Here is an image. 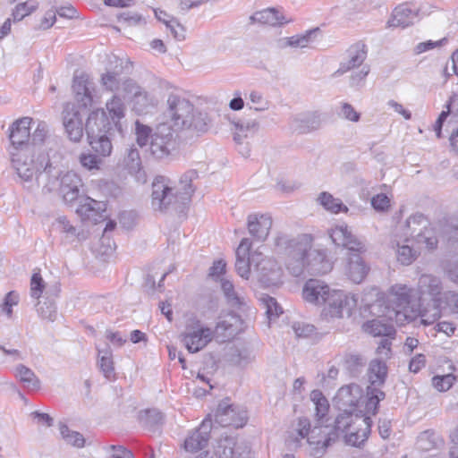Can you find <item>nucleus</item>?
<instances>
[{"instance_id":"obj_3","label":"nucleus","mask_w":458,"mask_h":458,"mask_svg":"<svg viewBox=\"0 0 458 458\" xmlns=\"http://www.w3.org/2000/svg\"><path fill=\"white\" fill-rule=\"evenodd\" d=\"M328 235L335 245L345 248L352 252H358L348 257L344 274L352 283H362L370 270L369 264L359 254L366 251L364 242L354 235L345 224L330 228Z\"/></svg>"},{"instance_id":"obj_21","label":"nucleus","mask_w":458,"mask_h":458,"mask_svg":"<svg viewBox=\"0 0 458 458\" xmlns=\"http://www.w3.org/2000/svg\"><path fill=\"white\" fill-rule=\"evenodd\" d=\"M367 55L368 48L364 43L360 41L352 44L345 51L336 73L344 74L361 66L367 58Z\"/></svg>"},{"instance_id":"obj_61","label":"nucleus","mask_w":458,"mask_h":458,"mask_svg":"<svg viewBox=\"0 0 458 458\" xmlns=\"http://www.w3.org/2000/svg\"><path fill=\"white\" fill-rule=\"evenodd\" d=\"M150 133V127L140 123L139 121L135 123L136 141L139 146L144 147L148 144Z\"/></svg>"},{"instance_id":"obj_58","label":"nucleus","mask_w":458,"mask_h":458,"mask_svg":"<svg viewBox=\"0 0 458 458\" xmlns=\"http://www.w3.org/2000/svg\"><path fill=\"white\" fill-rule=\"evenodd\" d=\"M35 2L28 1L16 5L13 12V17L14 21H21L24 17L30 14L37 9Z\"/></svg>"},{"instance_id":"obj_11","label":"nucleus","mask_w":458,"mask_h":458,"mask_svg":"<svg viewBox=\"0 0 458 458\" xmlns=\"http://www.w3.org/2000/svg\"><path fill=\"white\" fill-rule=\"evenodd\" d=\"M181 337L189 352L196 353L214 340V332L212 327L201 320L191 318L187 320Z\"/></svg>"},{"instance_id":"obj_24","label":"nucleus","mask_w":458,"mask_h":458,"mask_svg":"<svg viewBox=\"0 0 458 458\" xmlns=\"http://www.w3.org/2000/svg\"><path fill=\"white\" fill-rule=\"evenodd\" d=\"M252 242L249 238L242 239L236 249L235 269L237 274L243 279L248 280L250 276V267L252 263L253 251H250Z\"/></svg>"},{"instance_id":"obj_46","label":"nucleus","mask_w":458,"mask_h":458,"mask_svg":"<svg viewBox=\"0 0 458 458\" xmlns=\"http://www.w3.org/2000/svg\"><path fill=\"white\" fill-rule=\"evenodd\" d=\"M236 440L233 437H225L219 439L215 447V455L217 458H233Z\"/></svg>"},{"instance_id":"obj_43","label":"nucleus","mask_w":458,"mask_h":458,"mask_svg":"<svg viewBox=\"0 0 458 458\" xmlns=\"http://www.w3.org/2000/svg\"><path fill=\"white\" fill-rule=\"evenodd\" d=\"M124 164L130 174H136L139 181L142 180L145 182V176L141 171L140 152L137 148H131L128 149L127 155L124 158Z\"/></svg>"},{"instance_id":"obj_57","label":"nucleus","mask_w":458,"mask_h":458,"mask_svg":"<svg viewBox=\"0 0 458 458\" xmlns=\"http://www.w3.org/2000/svg\"><path fill=\"white\" fill-rule=\"evenodd\" d=\"M455 380L456 377L454 374H446L433 377L432 384L437 390L445 392L452 387Z\"/></svg>"},{"instance_id":"obj_49","label":"nucleus","mask_w":458,"mask_h":458,"mask_svg":"<svg viewBox=\"0 0 458 458\" xmlns=\"http://www.w3.org/2000/svg\"><path fill=\"white\" fill-rule=\"evenodd\" d=\"M442 306L433 304L431 310H422L420 303V314L417 318H420V324L429 326L434 324L441 316Z\"/></svg>"},{"instance_id":"obj_2","label":"nucleus","mask_w":458,"mask_h":458,"mask_svg":"<svg viewBox=\"0 0 458 458\" xmlns=\"http://www.w3.org/2000/svg\"><path fill=\"white\" fill-rule=\"evenodd\" d=\"M198 178L195 170L185 172L180 178L179 191L174 192L170 180L165 176H157L152 182L151 206L155 211L166 212L177 208V204L190 202L195 191L192 182Z\"/></svg>"},{"instance_id":"obj_60","label":"nucleus","mask_w":458,"mask_h":458,"mask_svg":"<svg viewBox=\"0 0 458 458\" xmlns=\"http://www.w3.org/2000/svg\"><path fill=\"white\" fill-rule=\"evenodd\" d=\"M45 289V282L40 273H33L30 279V296L34 299H39Z\"/></svg>"},{"instance_id":"obj_64","label":"nucleus","mask_w":458,"mask_h":458,"mask_svg":"<svg viewBox=\"0 0 458 458\" xmlns=\"http://www.w3.org/2000/svg\"><path fill=\"white\" fill-rule=\"evenodd\" d=\"M120 91L124 93V97L134 96L141 97V89L132 79H124L122 83Z\"/></svg>"},{"instance_id":"obj_36","label":"nucleus","mask_w":458,"mask_h":458,"mask_svg":"<svg viewBox=\"0 0 458 458\" xmlns=\"http://www.w3.org/2000/svg\"><path fill=\"white\" fill-rule=\"evenodd\" d=\"M366 333L373 336L394 337L395 328L393 325L383 322L381 319H372L363 325Z\"/></svg>"},{"instance_id":"obj_41","label":"nucleus","mask_w":458,"mask_h":458,"mask_svg":"<svg viewBox=\"0 0 458 458\" xmlns=\"http://www.w3.org/2000/svg\"><path fill=\"white\" fill-rule=\"evenodd\" d=\"M417 447L421 451H430L443 444V439L434 430H425L417 437Z\"/></svg>"},{"instance_id":"obj_63","label":"nucleus","mask_w":458,"mask_h":458,"mask_svg":"<svg viewBox=\"0 0 458 458\" xmlns=\"http://www.w3.org/2000/svg\"><path fill=\"white\" fill-rule=\"evenodd\" d=\"M192 123L189 125L187 129L192 128L197 131H206L208 128V118L206 114L198 113L195 114V112L192 113Z\"/></svg>"},{"instance_id":"obj_14","label":"nucleus","mask_w":458,"mask_h":458,"mask_svg":"<svg viewBox=\"0 0 458 458\" xmlns=\"http://www.w3.org/2000/svg\"><path fill=\"white\" fill-rule=\"evenodd\" d=\"M252 263L258 280L262 285L269 287L281 283L282 269L274 259L266 257L259 250H256L253 251Z\"/></svg>"},{"instance_id":"obj_40","label":"nucleus","mask_w":458,"mask_h":458,"mask_svg":"<svg viewBox=\"0 0 458 458\" xmlns=\"http://www.w3.org/2000/svg\"><path fill=\"white\" fill-rule=\"evenodd\" d=\"M15 376L23 384V386L32 391L40 388V380L30 368L20 364L15 369Z\"/></svg>"},{"instance_id":"obj_29","label":"nucleus","mask_w":458,"mask_h":458,"mask_svg":"<svg viewBox=\"0 0 458 458\" xmlns=\"http://www.w3.org/2000/svg\"><path fill=\"white\" fill-rule=\"evenodd\" d=\"M385 393L377 387L368 386L367 395L362 397L358 408L359 414H366L371 420V416L375 415L378 409V404L385 398Z\"/></svg>"},{"instance_id":"obj_35","label":"nucleus","mask_w":458,"mask_h":458,"mask_svg":"<svg viewBox=\"0 0 458 458\" xmlns=\"http://www.w3.org/2000/svg\"><path fill=\"white\" fill-rule=\"evenodd\" d=\"M98 365L106 378L109 380L115 378L113 352L109 346L101 350L98 349Z\"/></svg>"},{"instance_id":"obj_1","label":"nucleus","mask_w":458,"mask_h":458,"mask_svg":"<svg viewBox=\"0 0 458 458\" xmlns=\"http://www.w3.org/2000/svg\"><path fill=\"white\" fill-rule=\"evenodd\" d=\"M312 242L307 233L295 237L280 233L275 238L276 250L285 258V266L293 276H301L305 270L319 275L331 271L333 266L326 251L312 250Z\"/></svg>"},{"instance_id":"obj_59","label":"nucleus","mask_w":458,"mask_h":458,"mask_svg":"<svg viewBox=\"0 0 458 458\" xmlns=\"http://www.w3.org/2000/svg\"><path fill=\"white\" fill-rule=\"evenodd\" d=\"M48 133L47 125L45 122H38L37 126L33 131L30 133V145L38 146L44 142Z\"/></svg>"},{"instance_id":"obj_15","label":"nucleus","mask_w":458,"mask_h":458,"mask_svg":"<svg viewBox=\"0 0 458 458\" xmlns=\"http://www.w3.org/2000/svg\"><path fill=\"white\" fill-rule=\"evenodd\" d=\"M174 144V129L167 123H161L151 134L150 153L155 158L163 159L170 155Z\"/></svg>"},{"instance_id":"obj_27","label":"nucleus","mask_w":458,"mask_h":458,"mask_svg":"<svg viewBox=\"0 0 458 458\" xmlns=\"http://www.w3.org/2000/svg\"><path fill=\"white\" fill-rule=\"evenodd\" d=\"M92 84L89 75L84 72L73 77L72 89L77 102L83 107L90 106L93 101Z\"/></svg>"},{"instance_id":"obj_45","label":"nucleus","mask_w":458,"mask_h":458,"mask_svg":"<svg viewBox=\"0 0 458 458\" xmlns=\"http://www.w3.org/2000/svg\"><path fill=\"white\" fill-rule=\"evenodd\" d=\"M140 423L149 430H155L164 421V416L157 409H148L140 414Z\"/></svg>"},{"instance_id":"obj_48","label":"nucleus","mask_w":458,"mask_h":458,"mask_svg":"<svg viewBox=\"0 0 458 458\" xmlns=\"http://www.w3.org/2000/svg\"><path fill=\"white\" fill-rule=\"evenodd\" d=\"M20 301V294L16 291L7 293L0 304V312L7 319L13 318V308Z\"/></svg>"},{"instance_id":"obj_19","label":"nucleus","mask_w":458,"mask_h":458,"mask_svg":"<svg viewBox=\"0 0 458 458\" xmlns=\"http://www.w3.org/2000/svg\"><path fill=\"white\" fill-rule=\"evenodd\" d=\"M443 284L439 277L423 274L419 277L417 284V291L420 295L418 300L430 298L435 305L441 304Z\"/></svg>"},{"instance_id":"obj_47","label":"nucleus","mask_w":458,"mask_h":458,"mask_svg":"<svg viewBox=\"0 0 458 458\" xmlns=\"http://www.w3.org/2000/svg\"><path fill=\"white\" fill-rule=\"evenodd\" d=\"M58 427L60 435L68 445L78 448L84 446L85 439L81 433L71 430L68 426L63 422H59Z\"/></svg>"},{"instance_id":"obj_56","label":"nucleus","mask_w":458,"mask_h":458,"mask_svg":"<svg viewBox=\"0 0 458 458\" xmlns=\"http://www.w3.org/2000/svg\"><path fill=\"white\" fill-rule=\"evenodd\" d=\"M37 311L43 319L54 321L56 318V308L53 301H38Z\"/></svg>"},{"instance_id":"obj_32","label":"nucleus","mask_w":458,"mask_h":458,"mask_svg":"<svg viewBox=\"0 0 458 458\" xmlns=\"http://www.w3.org/2000/svg\"><path fill=\"white\" fill-rule=\"evenodd\" d=\"M233 140L236 143L242 144L243 140L254 136L260 128L259 122L256 119H246L233 122Z\"/></svg>"},{"instance_id":"obj_38","label":"nucleus","mask_w":458,"mask_h":458,"mask_svg":"<svg viewBox=\"0 0 458 458\" xmlns=\"http://www.w3.org/2000/svg\"><path fill=\"white\" fill-rule=\"evenodd\" d=\"M317 201L326 210L333 214H338L340 212L347 213L349 210L347 206H345L340 199L335 198L331 193L327 191L321 192L318 195Z\"/></svg>"},{"instance_id":"obj_33","label":"nucleus","mask_w":458,"mask_h":458,"mask_svg":"<svg viewBox=\"0 0 458 458\" xmlns=\"http://www.w3.org/2000/svg\"><path fill=\"white\" fill-rule=\"evenodd\" d=\"M250 20L251 23H260L263 25L276 26L288 22L284 17L280 13L278 9L267 8L254 13Z\"/></svg>"},{"instance_id":"obj_17","label":"nucleus","mask_w":458,"mask_h":458,"mask_svg":"<svg viewBox=\"0 0 458 458\" xmlns=\"http://www.w3.org/2000/svg\"><path fill=\"white\" fill-rule=\"evenodd\" d=\"M215 420L222 427L242 428L248 420L247 411L243 407L228 404L226 402L219 403Z\"/></svg>"},{"instance_id":"obj_12","label":"nucleus","mask_w":458,"mask_h":458,"mask_svg":"<svg viewBox=\"0 0 458 458\" xmlns=\"http://www.w3.org/2000/svg\"><path fill=\"white\" fill-rule=\"evenodd\" d=\"M55 176H47L46 188L52 191L58 190L64 200L67 203H72L80 197L83 182L80 175L72 171H68L61 175L60 170L55 166Z\"/></svg>"},{"instance_id":"obj_25","label":"nucleus","mask_w":458,"mask_h":458,"mask_svg":"<svg viewBox=\"0 0 458 458\" xmlns=\"http://www.w3.org/2000/svg\"><path fill=\"white\" fill-rule=\"evenodd\" d=\"M247 227L252 237L257 241L264 242L272 227V218L267 214H250L248 216Z\"/></svg>"},{"instance_id":"obj_13","label":"nucleus","mask_w":458,"mask_h":458,"mask_svg":"<svg viewBox=\"0 0 458 458\" xmlns=\"http://www.w3.org/2000/svg\"><path fill=\"white\" fill-rule=\"evenodd\" d=\"M358 303L356 294L333 289L324 303L323 315L326 318H341L351 317Z\"/></svg>"},{"instance_id":"obj_26","label":"nucleus","mask_w":458,"mask_h":458,"mask_svg":"<svg viewBox=\"0 0 458 458\" xmlns=\"http://www.w3.org/2000/svg\"><path fill=\"white\" fill-rule=\"evenodd\" d=\"M211 420H205L184 441L186 451L194 453L207 446L210 438Z\"/></svg>"},{"instance_id":"obj_6","label":"nucleus","mask_w":458,"mask_h":458,"mask_svg":"<svg viewBox=\"0 0 458 458\" xmlns=\"http://www.w3.org/2000/svg\"><path fill=\"white\" fill-rule=\"evenodd\" d=\"M372 420L366 414H359L356 411H341L335 420L334 429L331 433L335 434L334 441L337 437V432L344 434L345 442L352 446L360 447L368 439L370 433Z\"/></svg>"},{"instance_id":"obj_34","label":"nucleus","mask_w":458,"mask_h":458,"mask_svg":"<svg viewBox=\"0 0 458 458\" xmlns=\"http://www.w3.org/2000/svg\"><path fill=\"white\" fill-rule=\"evenodd\" d=\"M106 110L108 111L110 116V123H112V127L118 131H122V124L121 119L124 117L125 106L123 100L117 97L114 96L106 105Z\"/></svg>"},{"instance_id":"obj_4","label":"nucleus","mask_w":458,"mask_h":458,"mask_svg":"<svg viewBox=\"0 0 458 458\" xmlns=\"http://www.w3.org/2000/svg\"><path fill=\"white\" fill-rule=\"evenodd\" d=\"M334 437L335 434L331 433L327 426L316 425L311 428L309 419L299 418L289 431L286 442L289 446L296 448L301 446L302 440L306 439L309 445L316 446L315 454H322Z\"/></svg>"},{"instance_id":"obj_44","label":"nucleus","mask_w":458,"mask_h":458,"mask_svg":"<svg viewBox=\"0 0 458 458\" xmlns=\"http://www.w3.org/2000/svg\"><path fill=\"white\" fill-rule=\"evenodd\" d=\"M310 400L315 406V415L318 418V421L322 420L329 411V403L327 399L320 390H313L310 393ZM318 425H322V422H318Z\"/></svg>"},{"instance_id":"obj_10","label":"nucleus","mask_w":458,"mask_h":458,"mask_svg":"<svg viewBox=\"0 0 458 458\" xmlns=\"http://www.w3.org/2000/svg\"><path fill=\"white\" fill-rule=\"evenodd\" d=\"M388 301L395 311L397 320L411 322L420 314V300L413 296V289L407 284H395L388 290Z\"/></svg>"},{"instance_id":"obj_16","label":"nucleus","mask_w":458,"mask_h":458,"mask_svg":"<svg viewBox=\"0 0 458 458\" xmlns=\"http://www.w3.org/2000/svg\"><path fill=\"white\" fill-rule=\"evenodd\" d=\"M33 119L28 116L14 121L9 127L10 150L14 152H30V129Z\"/></svg>"},{"instance_id":"obj_37","label":"nucleus","mask_w":458,"mask_h":458,"mask_svg":"<svg viewBox=\"0 0 458 458\" xmlns=\"http://www.w3.org/2000/svg\"><path fill=\"white\" fill-rule=\"evenodd\" d=\"M387 375V367L385 361L380 360H373L369 363V380L370 382L369 386L377 387L382 386Z\"/></svg>"},{"instance_id":"obj_62","label":"nucleus","mask_w":458,"mask_h":458,"mask_svg":"<svg viewBox=\"0 0 458 458\" xmlns=\"http://www.w3.org/2000/svg\"><path fill=\"white\" fill-rule=\"evenodd\" d=\"M453 99H454V97H451L449 98V100L446 102L445 107V110H443L438 118L437 119L433 128H434V131L436 132V135L438 139H440L442 137V127H443V124L445 122L446 118L449 116L450 113H451V106H452V103H453Z\"/></svg>"},{"instance_id":"obj_52","label":"nucleus","mask_w":458,"mask_h":458,"mask_svg":"<svg viewBox=\"0 0 458 458\" xmlns=\"http://www.w3.org/2000/svg\"><path fill=\"white\" fill-rule=\"evenodd\" d=\"M260 301L266 309V314L269 320L276 318L282 312V308L276 300L267 294H263Z\"/></svg>"},{"instance_id":"obj_31","label":"nucleus","mask_w":458,"mask_h":458,"mask_svg":"<svg viewBox=\"0 0 458 458\" xmlns=\"http://www.w3.org/2000/svg\"><path fill=\"white\" fill-rule=\"evenodd\" d=\"M398 237V235H396ZM411 242H405L404 237L399 236V239L392 241V247L396 249V258L402 265H411L418 257L419 251L410 245Z\"/></svg>"},{"instance_id":"obj_50","label":"nucleus","mask_w":458,"mask_h":458,"mask_svg":"<svg viewBox=\"0 0 458 458\" xmlns=\"http://www.w3.org/2000/svg\"><path fill=\"white\" fill-rule=\"evenodd\" d=\"M221 288L225 296L226 297L227 301L231 305L241 307L242 304H244L243 299L237 294L231 281L225 279L222 280Z\"/></svg>"},{"instance_id":"obj_18","label":"nucleus","mask_w":458,"mask_h":458,"mask_svg":"<svg viewBox=\"0 0 458 458\" xmlns=\"http://www.w3.org/2000/svg\"><path fill=\"white\" fill-rule=\"evenodd\" d=\"M363 397L362 389L356 384L342 386L336 393L334 402L340 411H356Z\"/></svg>"},{"instance_id":"obj_5","label":"nucleus","mask_w":458,"mask_h":458,"mask_svg":"<svg viewBox=\"0 0 458 458\" xmlns=\"http://www.w3.org/2000/svg\"><path fill=\"white\" fill-rule=\"evenodd\" d=\"M85 131L92 150L99 157H109L113 150L111 137L114 129L104 109H98L89 114Z\"/></svg>"},{"instance_id":"obj_28","label":"nucleus","mask_w":458,"mask_h":458,"mask_svg":"<svg viewBox=\"0 0 458 458\" xmlns=\"http://www.w3.org/2000/svg\"><path fill=\"white\" fill-rule=\"evenodd\" d=\"M77 213L84 220L98 224L106 217V204L91 198H87L85 203L80 205L77 208Z\"/></svg>"},{"instance_id":"obj_23","label":"nucleus","mask_w":458,"mask_h":458,"mask_svg":"<svg viewBox=\"0 0 458 458\" xmlns=\"http://www.w3.org/2000/svg\"><path fill=\"white\" fill-rule=\"evenodd\" d=\"M240 318L236 315L228 314L219 318L214 332V339L218 343H225L233 338L240 331Z\"/></svg>"},{"instance_id":"obj_55","label":"nucleus","mask_w":458,"mask_h":458,"mask_svg":"<svg viewBox=\"0 0 458 458\" xmlns=\"http://www.w3.org/2000/svg\"><path fill=\"white\" fill-rule=\"evenodd\" d=\"M248 99L253 105V106H250V108L254 109L255 111H266L270 106V102L264 98L262 93L256 90L250 92Z\"/></svg>"},{"instance_id":"obj_54","label":"nucleus","mask_w":458,"mask_h":458,"mask_svg":"<svg viewBox=\"0 0 458 458\" xmlns=\"http://www.w3.org/2000/svg\"><path fill=\"white\" fill-rule=\"evenodd\" d=\"M102 157L92 153H81L79 160L82 167L89 171L99 170L102 165Z\"/></svg>"},{"instance_id":"obj_9","label":"nucleus","mask_w":458,"mask_h":458,"mask_svg":"<svg viewBox=\"0 0 458 458\" xmlns=\"http://www.w3.org/2000/svg\"><path fill=\"white\" fill-rule=\"evenodd\" d=\"M403 231L400 236L404 237L405 242H415L419 247L425 246L428 250H434L437 246L438 240L436 230L421 213L409 216Z\"/></svg>"},{"instance_id":"obj_7","label":"nucleus","mask_w":458,"mask_h":458,"mask_svg":"<svg viewBox=\"0 0 458 458\" xmlns=\"http://www.w3.org/2000/svg\"><path fill=\"white\" fill-rule=\"evenodd\" d=\"M163 85L171 89L167 95L164 116L170 128L179 131L189 127L192 123L194 105L183 96L180 89L173 87L168 82Z\"/></svg>"},{"instance_id":"obj_22","label":"nucleus","mask_w":458,"mask_h":458,"mask_svg":"<svg viewBox=\"0 0 458 458\" xmlns=\"http://www.w3.org/2000/svg\"><path fill=\"white\" fill-rule=\"evenodd\" d=\"M332 291L324 281L309 279L302 288V297L310 303L323 306Z\"/></svg>"},{"instance_id":"obj_8","label":"nucleus","mask_w":458,"mask_h":458,"mask_svg":"<svg viewBox=\"0 0 458 458\" xmlns=\"http://www.w3.org/2000/svg\"><path fill=\"white\" fill-rule=\"evenodd\" d=\"M12 158V164L18 176L25 182H30L33 177L39 182L40 177L45 174L47 176H55V166L51 163L48 155H40L35 161L27 160L29 152L9 150Z\"/></svg>"},{"instance_id":"obj_20","label":"nucleus","mask_w":458,"mask_h":458,"mask_svg":"<svg viewBox=\"0 0 458 458\" xmlns=\"http://www.w3.org/2000/svg\"><path fill=\"white\" fill-rule=\"evenodd\" d=\"M63 123L69 139L73 142H79L83 136V123L74 105L67 104L64 106Z\"/></svg>"},{"instance_id":"obj_53","label":"nucleus","mask_w":458,"mask_h":458,"mask_svg":"<svg viewBox=\"0 0 458 458\" xmlns=\"http://www.w3.org/2000/svg\"><path fill=\"white\" fill-rule=\"evenodd\" d=\"M441 306L452 314L458 315V293L455 291H445L442 293Z\"/></svg>"},{"instance_id":"obj_51","label":"nucleus","mask_w":458,"mask_h":458,"mask_svg":"<svg viewBox=\"0 0 458 458\" xmlns=\"http://www.w3.org/2000/svg\"><path fill=\"white\" fill-rule=\"evenodd\" d=\"M123 81L120 75L114 72H107L101 77L102 85L111 92L120 91Z\"/></svg>"},{"instance_id":"obj_39","label":"nucleus","mask_w":458,"mask_h":458,"mask_svg":"<svg viewBox=\"0 0 458 458\" xmlns=\"http://www.w3.org/2000/svg\"><path fill=\"white\" fill-rule=\"evenodd\" d=\"M318 33V29H312L306 30L304 33L293 35L284 38L285 47L295 48H304L309 47L316 39Z\"/></svg>"},{"instance_id":"obj_30","label":"nucleus","mask_w":458,"mask_h":458,"mask_svg":"<svg viewBox=\"0 0 458 458\" xmlns=\"http://www.w3.org/2000/svg\"><path fill=\"white\" fill-rule=\"evenodd\" d=\"M418 18V12L409 4H403L394 8L392 18L388 21L389 27L405 28L413 24Z\"/></svg>"},{"instance_id":"obj_42","label":"nucleus","mask_w":458,"mask_h":458,"mask_svg":"<svg viewBox=\"0 0 458 458\" xmlns=\"http://www.w3.org/2000/svg\"><path fill=\"white\" fill-rule=\"evenodd\" d=\"M52 226L55 231L64 235L66 242H72L79 235L76 227L64 216H58Z\"/></svg>"}]
</instances>
